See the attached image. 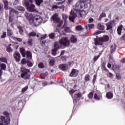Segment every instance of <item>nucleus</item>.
Masks as SVG:
<instances>
[{"label": "nucleus", "instance_id": "obj_62", "mask_svg": "<svg viewBox=\"0 0 125 125\" xmlns=\"http://www.w3.org/2000/svg\"><path fill=\"white\" fill-rule=\"evenodd\" d=\"M42 76H48V72L46 71L45 73H41V76L42 77Z\"/></svg>", "mask_w": 125, "mask_h": 125}, {"label": "nucleus", "instance_id": "obj_58", "mask_svg": "<svg viewBox=\"0 0 125 125\" xmlns=\"http://www.w3.org/2000/svg\"><path fill=\"white\" fill-rule=\"evenodd\" d=\"M88 27L89 28V30L90 29H92V28H94V24H88Z\"/></svg>", "mask_w": 125, "mask_h": 125}, {"label": "nucleus", "instance_id": "obj_20", "mask_svg": "<svg viewBox=\"0 0 125 125\" xmlns=\"http://www.w3.org/2000/svg\"><path fill=\"white\" fill-rule=\"evenodd\" d=\"M9 13L10 14H11V13H16V14L17 15H18V14H19V12H18V11H17L16 10H15V9L13 8H10L9 9Z\"/></svg>", "mask_w": 125, "mask_h": 125}, {"label": "nucleus", "instance_id": "obj_49", "mask_svg": "<svg viewBox=\"0 0 125 125\" xmlns=\"http://www.w3.org/2000/svg\"><path fill=\"white\" fill-rule=\"evenodd\" d=\"M58 8L61 9V7H59L57 5H52V9H58Z\"/></svg>", "mask_w": 125, "mask_h": 125}, {"label": "nucleus", "instance_id": "obj_55", "mask_svg": "<svg viewBox=\"0 0 125 125\" xmlns=\"http://www.w3.org/2000/svg\"><path fill=\"white\" fill-rule=\"evenodd\" d=\"M58 23L59 24L57 25V27L58 28H60V27H61V26H62V24H63V21H60Z\"/></svg>", "mask_w": 125, "mask_h": 125}, {"label": "nucleus", "instance_id": "obj_13", "mask_svg": "<svg viewBox=\"0 0 125 125\" xmlns=\"http://www.w3.org/2000/svg\"><path fill=\"white\" fill-rule=\"evenodd\" d=\"M27 9L30 12H35L36 11V6L34 4H30L29 6L27 7Z\"/></svg>", "mask_w": 125, "mask_h": 125}, {"label": "nucleus", "instance_id": "obj_63", "mask_svg": "<svg viewBox=\"0 0 125 125\" xmlns=\"http://www.w3.org/2000/svg\"><path fill=\"white\" fill-rule=\"evenodd\" d=\"M94 19L93 18H89L88 20L89 23H93Z\"/></svg>", "mask_w": 125, "mask_h": 125}, {"label": "nucleus", "instance_id": "obj_22", "mask_svg": "<svg viewBox=\"0 0 125 125\" xmlns=\"http://www.w3.org/2000/svg\"><path fill=\"white\" fill-rule=\"evenodd\" d=\"M3 115L5 116L6 120H7V122H9V123H10V118H9V113L7 111H4L3 113Z\"/></svg>", "mask_w": 125, "mask_h": 125}, {"label": "nucleus", "instance_id": "obj_38", "mask_svg": "<svg viewBox=\"0 0 125 125\" xmlns=\"http://www.w3.org/2000/svg\"><path fill=\"white\" fill-rule=\"evenodd\" d=\"M55 62L56 61L54 59H51L49 62V65L50 66H51L52 67L54 66V64H55Z\"/></svg>", "mask_w": 125, "mask_h": 125}, {"label": "nucleus", "instance_id": "obj_61", "mask_svg": "<svg viewBox=\"0 0 125 125\" xmlns=\"http://www.w3.org/2000/svg\"><path fill=\"white\" fill-rule=\"evenodd\" d=\"M96 77H97L96 75H94L92 80V83L94 84L95 83V82H96Z\"/></svg>", "mask_w": 125, "mask_h": 125}, {"label": "nucleus", "instance_id": "obj_17", "mask_svg": "<svg viewBox=\"0 0 125 125\" xmlns=\"http://www.w3.org/2000/svg\"><path fill=\"white\" fill-rule=\"evenodd\" d=\"M70 42H72V43H76L77 42H78V39L76 37V36L72 35L70 37Z\"/></svg>", "mask_w": 125, "mask_h": 125}, {"label": "nucleus", "instance_id": "obj_28", "mask_svg": "<svg viewBox=\"0 0 125 125\" xmlns=\"http://www.w3.org/2000/svg\"><path fill=\"white\" fill-rule=\"evenodd\" d=\"M116 44H113L111 46L110 48V53L112 54V53H114V51L116 50Z\"/></svg>", "mask_w": 125, "mask_h": 125}, {"label": "nucleus", "instance_id": "obj_12", "mask_svg": "<svg viewBox=\"0 0 125 125\" xmlns=\"http://www.w3.org/2000/svg\"><path fill=\"white\" fill-rule=\"evenodd\" d=\"M9 121H5V117L3 116H1L0 119V125H9Z\"/></svg>", "mask_w": 125, "mask_h": 125}, {"label": "nucleus", "instance_id": "obj_3", "mask_svg": "<svg viewBox=\"0 0 125 125\" xmlns=\"http://www.w3.org/2000/svg\"><path fill=\"white\" fill-rule=\"evenodd\" d=\"M109 41V36L106 35L104 36L103 37H100L97 39H95L94 44L95 45H103V43L104 42H107Z\"/></svg>", "mask_w": 125, "mask_h": 125}, {"label": "nucleus", "instance_id": "obj_42", "mask_svg": "<svg viewBox=\"0 0 125 125\" xmlns=\"http://www.w3.org/2000/svg\"><path fill=\"white\" fill-rule=\"evenodd\" d=\"M93 93H94V92H90L89 94H88L87 97L89 99H92V98H93Z\"/></svg>", "mask_w": 125, "mask_h": 125}, {"label": "nucleus", "instance_id": "obj_44", "mask_svg": "<svg viewBox=\"0 0 125 125\" xmlns=\"http://www.w3.org/2000/svg\"><path fill=\"white\" fill-rule=\"evenodd\" d=\"M23 4L25 5L27 8L30 6V2L27 0L23 1Z\"/></svg>", "mask_w": 125, "mask_h": 125}, {"label": "nucleus", "instance_id": "obj_56", "mask_svg": "<svg viewBox=\"0 0 125 125\" xmlns=\"http://www.w3.org/2000/svg\"><path fill=\"white\" fill-rule=\"evenodd\" d=\"M27 89H28V86L24 87L21 89V92H23V93H24V92L27 91Z\"/></svg>", "mask_w": 125, "mask_h": 125}, {"label": "nucleus", "instance_id": "obj_45", "mask_svg": "<svg viewBox=\"0 0 125 125\" xmlns=\"http://www.w3.org/2000/svg\"><path fill=\"white\" fill-rule=\"evenodd\" d=\"M0 67L2 70H5L6 69V65L4 63H2L0 64Z\"/></svg>", "mask_w": 125, "mask_h": 125}, {"label": "nucleus", "instance_id": "obj_4", "mask_svg": "<svg viewBox=\"0 0 125 125\" xmlns=\"http://www.w3.org/2000/svg\"><path fill=\"white\" fill-rule=\"evenodd\" d=\"M22 73L21 74V77L22 79L24 80H29L31 75L28 74V73H30V69L24 68L21 70Z\"/></svg>", "mask_w": 125, "mask_h": 125}, {"label": "nucleus", "instance_id": "obj_7", "mask_svg": "<svg viewBox=\"0 0 125 125\" xmlns=\"http://www.w3.org/2000/svg\"><path fill=\"white\" fill-rule=\"evenodd\" d=\"M25 16L28 21H29L31 25H33V21H34V16L32 14H29L28 13H25Z\"/></svg>", "mask_w": 125, "mask_h": 125}, {"label": "nucleus", "instance_id": "obj_30", "mask_svg": "<svg viewBox=\"0 0 125 125\" xmlns=\"http://www.w3.org/2000/svg\"><path fill=\"white\" fill-rule=\"evenodd\" d=\"M12 35H13L12 30L10 28L7 29V36H8V37H10V36H12Z\"/></svg>", "mask_w": 125, "mask_h": 125}, {"label": "nucleus", "instance_id": "obj_24", "mask_svg": "<svg viewBox=\"0 0 125 125\" xmlns=\"http://www.w3.org/2000/svg\"><path fill=\"white\" fill-rule=\"evenodd\" d=\"M11 45H12V44H9L8 46H6V50L7 52H12L13 51V49L11 47Z\"/></svg>", "mask_w": 125, "mask_h": 125}, {"label": "nucleus", "instance_id": "obj_37", "mask_svg": "<svg viewBox=\"0 0 125 125\" xmlns=\"http://www.w3.org/2000/svg\"><path fill=\"white\" fill-rule=\"evenodd\" d=\"M18 29H19V32L21 35H23V33L24 30H23V27L21 26H19L18 27Z\"/></svg>", "mask_w": 125, "mask_h": 125}, {"label": "nucleus", "instance_id": "obj_21", "mask_svg": "<svg viewBox=\"0 0 125 125\" xmlns=\"http://www.w3.org/2000/svg\"><path fill=\"white\" fill-rule=\"evenodd\" d=\"M123 27L124 26L121 24L117 28V33L119 36H121V35H122V31H123Z\"/></svg>", "mask_w": 125, "mask_h": 125}, {"label": "nucleus", "instance_id": "obj_59", "mask_svg": "<svg viewBox=\"0 0 125 125\" xmlns=\"http://www.w3.org/2000/svg\"><path fill=\"white\" fill-rule=\"evenodd\" d=\"M77 90H75L74 89H72L69 91V94L72 95V94H73V93H75Z\"/></svg>", "mask_w": 125, "mask_h": 125}, {"label": "nucleus", "instance_id": "obj_48", "mask_svg": "<svg viewBox=\"0 0 125 125\" xmlns=\"http://www.w3.org/2000/svg\"><path fill=\"white\" fill-rule=\"evenodd\" d=\"M50 39H53L55 37V34L54 33H52L49 35Z\"/></svg>", "mask_w": 125, "mask_h": 125}, {"label": "nucleus", "instance_id": "obj_23", "mask_svg": "<svg viewBox=\"0 0 125 125\" xmlns=\"http://www.w3.org/2000/svg\"><path fill=\"white\" fill-rule=\"evenodd\" d=\"M2 1L4 6V9L7 10V9H8V1H7V0H3Z\"/></svg>", "mask_w": 125, "mask_h": 125}, {"label": "nucleus", "instance_id": "obj_11", "mask_svg": "<svg viewBox=\"0 0 125 125\" xmlns=\"http://www.w3.org/2000/svg\"><path fill=\"white\" fill-rule=\"evenodd\" d=\"M52 19L54 21V23H59L60 19L58 18V14L55 13L52 17Z\"/></svg>", "mask_w": 125, "mask_h": 125}, {"label": "nucleus", "instance_id": "obj_40", "mask_svg": "<svg viewBox=\"0 0 125 125\" xmlns=\"http://www.w3.org/2000/svg\"><path fill=\"white\" fill-rule=\"evenodd\" d=\"M115 78L116 80H118V81L122 80V76H121V74L120 73H116L115 75Z\"/></svg>", "mask_w": 125, "mask_h": 125}, {"label": "nucleus", "instance_id": "obj_1", "mask_svg": "<svg viewBox=\"0 0 125 125\" xmlns=\"http://www.w3.org/2000/svg\"><path fill=\"white\" fill-rule=\"evenodd\" d=\"M83 4H84L83 2L79 1L76 3L74 7V11L73 10H71L70 15L69 17L70 21L73 22H75V19L78 17V14H79V17H83V13H85V11H83L80 12L81 9L83 7Z\"/></svg>", "mask_w": 125, "mask_h": 125}, {"label": "nucleus", "instance_id": "obj_54", "mask_svg": "<svg viewBox=\"0 0 125 125\" xmlns=\"http://www.w3.org/2000/svg\"><path fill=\"white\" fill-rule=\"evenodd\" d=\"M46 37H47V35H45L41 37V38H40L39 39V40H42V41H44V40H45V39H46Z\"/></svg>", "mask_w": 125, "mask_h": 125}, {"label": "nucleus", "instance_id": "obj_16", "mask_svg": "<svg viewBox=\"0 0 125 125\" xmlns=\"http://www.w3.org/2000/svg\"><path fill=\"white\" fill-rule=\"evenodd\" d=\"M20 52L21 54L22 57H26V53L27 51L24 47H21L20 48Z\"/></svg>", "mask_w": 125, "mask_h": 125}, {"label": "nucleus", "instance_id": "obj_64", "mask_svg": "<svg viewBox=\"0 0 125 125\" xmlns=\"http://www.w3.org/2000/svg\"><path fill=\"white\" fill-rule=\"evenodd\" d=\"M120 63H125V58H123L121 59Z\"/></svg>", "mask_w": 125, "mask_h": 125}, {"label": "nucleus", "instance_id": "obj_9", "mask_svg": "<svg viewBox=\"0 0 125 125\" xmlns=\"http://www.w3.org/2000/svg\"><path fill=\"white\" fill-rule=\"evenodd\" d=\"M75 29L76 31H83V32H84L85 31V33L87 32L88 31L87 30V29H88L87 25H85V27L84 28H83L81 25H77L76 26Z\"/></svg>", "mask_w": 125, "mask_h": 125}, {"label": "nucleus", "instance_id": "obj_26", "mask_svg": "<svg viewBox=\"0 0 125 125\" xmlns=\"http://www.w3.org/2000/svg\"><path fill=\"white\" fill-rule=\"evenodd\" d=\"M97 28L99 30H100L101 31H104V30L105 29V26H104L103 24H102L101 23H98Z\"/></svg>", "mask_w": 125, "mask_h": 125}, {"label": "nucleus", "instance_id": "obj_35", "mask_svg": "<svg viewBox=\"0 0 125 125\" xmlns=\"http://www.w3.org/2000/svg\"><path fill=\"white\" fill-rule=\"evenodd\" d=\"M103 17H106V13H102V14H101L99 18L98 19V20L99 21H101V19H102Z\"/></svg>", "mask_w": 125, "mask_h": 125}, {"label": "nucleus", "instance_id": "obj_19", "mask_svg": "<svg viewBox=\"0 0 125 125\" xmlns=\"http://www.w3.org/2000/svg\"><path fill=\"white\" fill-rule=\"evenodd\" d=\"M36 5L40 7L41 4L43 3V0H35Z\"/></svg>", "mask_w": 125, "mask_h": 125}, {"label": "nucleus", "instance_id": "obj_39", "mask_svg": "<svg viewBox=\"0 0 125 125\" xmlns=\"http://www.w3.org/2000/svg\"><path fill=\"white\" fill-rule=\"evenodd\" d=\"M37 36V33L35 32H32L28 33L29 38H31V37H36Z\"/></svg>", "mask_w": 125, "mask_h": 125}, {"label": "nucleus", "instance_id": "obj_8", "mask_svg": "<svg viewBox=\"0 0 125 125\" xmlns=\"http://www.w3.org/2000/svg\"><path fill=\"white\" fill-rule=\"evenodd\" d=\"M78 75H79V70L73 68L69 76L72 78H76V77H78Z\"/></svg>", "mask_w": 125, "mask_h": 125}, {"label": "nucleus", "instance_id": "obj_2", "mask_svg": "<svg viewBox=\"0 0 125 125\" xmlns=\"http://www.w3.org/2000/svg\"><path fill=\"white\" fill-rule=\"evenodd\" d=\"M69 46L70 45V41L67 37H64L60 39L58 42H55L54 44V48L52 49V54L53 56H55L57 54L58 49H60L61 47Z\"/></svg>", "mask_w": 125, "mask_h": 125}, {"label": "nucleus", "instance_id": "obj_31", "mask_svg": "<svg viewBox=\"0 0 125 125\" xmlns=\"http://www.w3.org/2000/svg\"><path fill=\"white\" fill-rule=\"evenodd\" d=\"M112 69L114 72H118L119 70H120V66L115 65L112 67Z\"/></svg>", "mask_w": 125, "mask_h": 125}, {"label": "nucleus", "instance_id": "obj_46", "mask_svg": "<svg viewBox=\"0 0 125 125\" xmlns=\"http://www.w3.org/2000/svg\"><path fill=\"white\" fill-rule=\"evenodd\" d=\"M38 67L40 69H43V68H44V65L43 62H40L38 64Z\"/></svg>", "mask_w": 125, "mask_h": 125}, {"label": "nucleus", "instance_id": "obj_10", "mask_svg": "<svg viewBox=\"0 0 125 125\" xmlns=\"http://www.w3.org/2000/svg\"><path fill=\"white\" fill-rule=\"evenodd\" d=\"M14 58L16 62H19L21 59V55L18 51L15 52L13 54Z\"/></svg>", "mask_w": 125, "mask_h": 125}, {"label": "nucleus", "instance_id": "obj_33", "mask_svg": "<svg viewBox=\"0 0 125 125\" xmlns=\"http://www.w3.org/2000/svg\"><path fill=\"white\" fill-rule=\"evenodd\" d=\"M84 80L86 83L89 82V81H90V75H89V74H86L84 76Z\"/></svg>", "mask_w": 125, "mask_h": 125}, {"label": "nucleus", "instance_id": "obj_43", "mask_svg": "<svg viewBox=\"0 0 125 125\" xmlns=\"http://www.w3.org/2000/svg\"><path fill=\"white\" fill-rule=\"evenodd\" d=\"M99 57H100V55H98V56H95L93 58V63H95V62H96V61L98 60Z\"/></svg>", "mask_w": 125, "mask_h": 125}, {"label": "nucleus", "instance_id": "obj_6", "mask_svg": "<svg viewBox=\"0 0 125 125\" xmlns=\"http://www.w3.org/2000/svg\"><path fill=\"white\" fill-rule=\"evenodd\" d=\"M117 24V21L115 20H113L109 21L108 23L105 24L106 26V30L108 31L109 30H111V29H113V26H116Z\"/></svg>", "mask_w": 125, "mask_h": 125}, {"label": "nucleus", "instance_id": "obj_27", "mask_svg": "<svg viewBox=\"0 0 125 125\" xmlns=\"http://www.w3.org/2000/svg\"><path fill=\"white\" fill-rule=\"evenodd\" d=\"M94 98L96 100L99 101L101 99V98H102V95H97V93H95L94 95Z\"/></svg>", "mask_w": 125, "mask_h": 125}, {"label": "nucleus", "instance_id": "obj_5", "mask_svg": "<svg viewBox=\"0 0 125 125\" xmlns=\"http://www.w3.org/2000/svg\"><path fill=\"white\" fill-rule=\"evenodd\" d=\"M35 19L33 20V24L34 26H40V24L42 22V18L41 16L36 15L34 17Z\"/></svg>", "mask_w": 125, "mask_h": 125}, {"label": "nucleus", "instance_id": "obj_18", "mask_svg": "<svg viewBox=\"0 0 125 125\" xmlns=\"http://www.w3.org/2000/svg\"><path fill=\"white\" fill-rule=\"evenodd\" d=\"M106 97L107 99H112L114 97V94L113 93L108 92L106 94Z\"/></svg>", "mask_w": 125, "mask_h": 125}, {"label": "nucleus", "instance_id": "obj_36", "mask_svg": "<svg viewBox=\"0 0 125 125\" xmlns=\"http://www.w3.org/2000/svg\"><path fill=\"white\" fill-rule=\"evenodd\" d=\"M83 96V94H82L81 92H79L77 94H74V97L75 98H81Z\"/></svg>", "mask_w": 125, "mask_h": 125}, {"label": "nucleus", "instance_id": "obj_41", "mask_svg": "<svg viewBox=\"0 0 125 125\" xmlns=\"http://www.w3.org/2000/svg\"><path fill=\"white\" fill-rule=\"evenodd\" d=\"M17 9L18 10H19V11H21V12H23V11H25V8H24V7H22V6L17 7Z\"/></svg>", "mask_w": 125, "mask_h": 125}, {"label": "nucleus", "instance_id": "obj_52", "mask_svg": "<svg viewBox=\"0 0 125 125\" xmlns=\"http://www.w3.org/2000/svg\"><path fill=\"white\" fill-rule=\"evenodd\" d=\"M40 41V43L43 47L45 46V41L44 40H39Z\"/></svg>", "mask_w": 125, "mask_h": 125}, {"label": "nucleus", "instance_id": "obj_51", "mask_svg": "<svg viewBox=\"0 0 125 125\" xmlns=\"http://www.w3.org/2000/svg\"><path fill=\"white\" fill-rule=\"evenodd\" d=\"M13 40H14V41H18V42H22V39L20 38H17L15 37H13Z\"/></svg>", "mask_w": 125, "mask_h": 125}, {"label": "nucleus", "instance_id": "obj_32", "mask_svg": "<svg viewBox=\"0 0 125 125\" xmlns=\"http://www.w3.org/2000/svg\"><path fill=\"white\" fill-rule=\"evenodd\" d=\"M62 28H64V31L65 33H71V29H70V27H65V25H63Z\"/></svg>", "mask_w": 125, "mask_h": 125}, {"label": "nucleus", "instance_id": "obj_60", "mask_svg": "<svg viewBox=\"0 0 125 125\" xmlns=\"http://www.w3.org/2000/svg\"><path fill=\"white\" fill-rule=\"evenodd\" d=\"M21 64H23V65L26 64V63H27V61H26V59H25V58L22 59L21 61Z\"/></svg>", "mask_w": 125, "mask_h": 125}, {"label": "nucleus", "instance_id": "obj_25", "mask_svg": "<svg viewBox=\"0 0 125 125\" xmlns=\"http://www.w3.org/2000/svg\"><path fill=\"white\" fill-rule=\"evenodd\" d=\"M102 69L106 72V73H109V70L106 68V62H103L102 65Z\"/></svg>", "mask_w": 125, "mask_h": 125}, {"label": "nucleus", "instance_id": "obj_53", "mask_svg": "<svg viewBox=\"0 0 125 125\" xmlns=\"http://www.w3.org/2000/svg\"><path fill=\"white\" fill-rule=\"evenodd\" d=\"M3 11V5L0 3V13H2Z\"/></svg>", "mask_w": 125, "mask_h": 125}, {"label": "nucleus", "instance_id": "obj_34", "mask_svg": "<svg viewBox=\"0 0 125 125\" xmlns=\"http://www.w3.org/2000/svg\"><path fill=\"white\" fill-rule=\"evenodd\" d=\"M31 61H32V60H26V64L28 67H32L33 65H34V63L31 62Z\"/></svg>", "mask_w": 125, "mask_h": 125}, {"label": "nucleus", "instance_id": "obj_14", "mask_svg": "<svg viewBox=\"0 0 125 125\" xmlns=\"http://www.w3.org/2000/svg\"><path fill=\"white\" fill-rule=\"evenodd\" d=\"M59 68L62 71H67L68 68V65L67 64H61L59 65Z\"/></svg>", "mask_w": 125, "mask_h": 125}, {"label": "nucleus", "instance_id": "obj_50", "mask_svg": "<svg viewBox=\"0 0 125 125\" xmlns=\"http://www.w3.org/2000/svg\"><path fill=\"white\" fill-rule=\"evenodd\" d=\"M0 61H1V62H4L5 63H6L7 62V60L5 58H0Z\"/></svg>", "mask_w": 125, "mask_h": 125}, {"label": "nucleus", "instance_id": "obj_47", "mask_svg": "<svg viewBox=\"0 0 125 125\" xmlns=\"http://www.w3.org/2000/svg\"><path fill=\"white\" fill-rule=\"evenodd\" d=\"M74 2V0H66V3L68 5H71V4H73Z\"/></svg>", "mask_w": 125, "mask_h": 125}, {"label": "nucleus", "instance_id": "obj_57", "mask_svg": "<svg viewBox=\"0 0 125 125\" xmlns=\"http://www.w3.org/2000/svg\"><path fill=\"white\" fill-rule=\"evenodd\" d=\"M4 38H6V33L5 32H3L1 36V39H4Z\"/></svg>", "mask_w": 125, "mask_h": 125}, {"label": "nucleus", "instance_id": "obj_29", "mask_svg": "<svg viewBox=\"0 0 125 125\" xmlns=\"http://www.w3.org/2000/svg\"><path fill=\"white\" fill-rule=\"evenodd\" d=\"M33 40L32 39L29 38L28 39L27 42L26 43H27L28 45L29 46H33L34 43H33Z\"/></svg>", "mask_w": 125, "mask_h": 125}, {"label": "nucleus", "instance_id": "obj_15", "mask_svg": "<svg viewBox=\"0 0 125 125\" xmlns=\"http://www.w3.org/2000/svg\"><path fill=\"white\" fill-rule=\"evenodd\" d=\"M25 56H26V60H33V56L31 51H26Z\"/></svg>", "mask_w": 125, "mask_h": 125}]
</instances>
